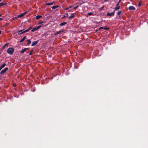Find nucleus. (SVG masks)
I'll use <instances>...</instances> for the list:
<instances>
[{
    "label": "nucleus",
    "instance_id": "f03ea898",
    "mask_svg": "<svg viewBox=\"0 0 148 148\" xmlns=\"http://www.w3.org/2000/svg\"><path fill=\"white\" fill-rule=\"evenodd\" d=\"M114 8L115 9V10H114V11L118 10L120 8V6H119V3H117L116 5V7Z\"/></svg>",
    "mask_w": 148,
    "mask_h": 148
},
{
    "label": "nucleus",
    "instance_id": "1a4fd4ad",
    "mask_svg": "<svg viewBox=\"0 0 148 148\" xmlns=\"http://www.w3.org/2000/svg\"><path fill=\"white\" fill-rule=\"evenodd\" d=\"M128 9L129 10H135V8L133 6H130L128 8Z\"/></svg>",
    "mask_w": 148,
    "mask_h": 148
},
{
    "label": "nucleus",
    "instance_id": "b1692460",
    "mask_svg": "<svg viewBox=\"0 0 148 148\" xmlns=\"http://www.w3.org/2000/svg\"><path fill=\"white\" fill-rule=\"evenodd\" d=\"M6 4V3L4 4L3 2H1V3H0V7H1L3 5Z\"/></svg>",
    "mask_w": 148,
    "mask_h": 148
},
{
    "label": "nucleus",
    "instance_id": "7c9ffc66",
    "mask_svg": "<svg viewBox=\"0 0 148 148\" xmlns=\"http://www.w3.org/2000/svg\"><path fill=\"white\" fill-rule=\"evenodd\" d=\"M103 28V27H100L99 28V30H101V29H102Z\"/></svg>",
    "mask_w": 148,
    "mask_h": 148
},
{
    "label": "nucleus",
    "instance_id": "39448f33",
    "mask_svg": "<svg viewBox=\"0 0 148 148\" xmlns=\"http://www.w3.org/2000/svg\"><path fill=\"white\" fill-rule=\"evenodd\" d=\"M27 13V12H25L24 13L21 14L20 15L17 16V17L21 18L23 17Z\"/></svg>",
    "mask_w": 148,
    "mask_h": 148
},
{
    "label": "nucleus",
    "instance_id": "aec40b11",
    "mask_svg": "<svg viewBox=\"0 0 148 148\" xmlns=\"http://www.w3.org/2000/svg\"><path fill=\"white\" fill-rule=\"evenodd\" d=\"M37 29L36 27H34L31 30V32H33L34 31L37 30Z\"/></svg>",
    "mask_w": 148,
    "mask_h": 148
},
{
    "label": "nucleus",
    "instance_id": "c756f323",
    "mask_svg": "<svg viewBox=\"0 0 148 148\" xmlns=\"http://www.w3.org/2000/svg\"><path fill=\"white\" fill-rule=\"evenodd\" d=\"M24 31L25 33V32H28L29 31V29H26L25 30H24Z\"/></svg>",
    "mask_w": 148,
    "mask_h": 148
},
{
    "label": "nucleus",
    "instance_id": "f3484780",
    "mask_svg": "<svg viewBox=\"0 0 148 148\" xmlns=\"http://www.w3.org/2000/svg\"><path fill=\"white\" fill-rule=\"evenodd\" d=\"M53 4V2H51L50 3H46L45 5H51Z\"/></svg>",
    "mask_w": 148,
    "mask_h": 148
},
{
    "label": "nucleus",
    "instance_id": "393cba45",
    "mask_svg": "<svg viewBox=\"0 0 148 148\" xmlns=\"http://www.w3.org/2000/svg\"><path fill=\"white\" fill-rule=\"evenodd\" d=\"M68 13H66L64 14V17H68Z\"/></svg>",
    "mask_w": 148,
    "mask_h": 148
},
{
    "label": "nucleus",
    "instance_id": "dca6fc26",
    "mask_svg": "<svg viewBox=\"0 0 148 148\" xmlns=\"http://www.w3.org/2000/svg\"><path fill=\"white\" fill-rule=\"evenodd\" d=\"M66 23H67L66 22H63V23H62L60 24V25L62 26H63L64 25L66 24Z\"/></svg>",
    "mask_w": 148,
    "mask_h": 148
},
{
    "label": "nucleus",
    "instance_id": "4c0bfd02",
    "mask_svg": "<svg viewBox=\"0 0 148 148\" xmlns=\"http://www.w3.org/2000/svg\"><path fill=\"white\" fill-rule=\"evenodd\" d=\"M121 1V0H119V2L117 3H119H119Z\"/></svg>",
    "mask_w": 148,
    "mask_h": 148
},
{
    "label": "nucleus",
    "instance_id": "7ed1b4c3",
    "mask_svg": "<svg viewBox=\"0 0 148 148\" xmlns=\"http://www.w3.org/2000/svg\"><path fill=\"white\" fill-rule=\"evenodd\" d=\"M115 11H114V10L113 12H112L111 13H109L108 12L107 13L106 15L107 16H114L115 14Z\"/></svg>",
    "mask_w": 148,
    "mask_h": 148
},
{
    "label": "nucleus",
    "instance_id": "9d476101",
    "mask_svg": "<svg viewBox=\"0 0 148 148\" xmlns=\"http://www.w3.org/2000/svg\"><path fill=\"white\" fill-rule=\"evenodd\" d=\"M26 38V36H24L19 41L20 42H22Z\"/></svg>",
    "mask_w": 148,
    "mask_h": 148
},
{
    "label": "nucleus",
    "instance_id": "cd10ccee",
    "mask_svg": "<svg viewBox=\"0 0 148 148\" xmlns=\"http://www.w3.org/2000/svg\"><path fill=\"white\" fill-rule=\"evenodd\" d=\"M79 5H77L76 7H74L73 8L74 9H76L79 7Z\"/></svg>",
    "mask_w": 148,
    "mask_h": 148
},
{
    "label": "nucleus",
    "instance_id": "ea45409f",
    "mask_svg": "<svg viewBox=\"0 0 148 148\" xmlns=\"http://www.w3.org/2000/svg\"><path fill=\"white\" fill-rule=\"evenodd\" d=\"M43 23V22H40V23H39V24H41V23Z\"/></svg>",
    "mask_w": 148,
    "mask_h": 148
},
{
    "label": "nucleus",
    "instance_id": "79ce46f5",
    "mask_svg": "<svg viewBox=\"0 0 148 148\" xmlns=\"http://www.w3.org/2000/svg\"><path fill=\"white\" fill-rule=\"evenodd\" d=\"M2 15L1 14H0V16H1Z\"/></svg>",
    "mask_w": 148,
    "mask_h": 148
},
{
    "label": "nucleus",
    "instance_id": "a19ab883",
    "mask_svg": "<svg viewBox=\"0 0 148 148\" xmlns=\"http://www.w3.org/2000/svg\"><path fill=\"white\" fill-rule=\"evenodd\" d=\"M1 32L0 31V34H1Z\"/></svg>",
    "mask_w": 148,
    "mask_h": 148
},
{
    "label": "nucleus",
    "instance_id": "2eb2a0df",
    "mask_svg": "<svg viewBox=\"0 0 148 148\" xmlns=\"http://www.w3.org/2000/svg\"><path fill=\"white\" fill-rule=\"evenodd\" d=\"M42 17V16L41 15H38L36 16V18L37 20L38 19H40V18Z\"/></svg>",
    "mask_w": 148,
    "mask_h": 148
},
{
    "label": "nucleus",
    "instance_id": "4be33fe9",
    "mask_svg": "<svg viewBox=\"0 0 148 148\" xmlns=\"http://www.w3.org/2000/svg\"><path fill=\"white\" fill-rule=\"evenodd\" d=\"M142 1H140L139 2V3L138 5V7H140L141 5V4L142 3Z\"/></svg>",
    "mask_w": 148,
    "mask_h": 148
},
{
    "label": "nucleus",
    "instance_id": "bb28decb",
    "mask_svg": "<svg viewBox=\"0 0 148 148\" xmlns=\"http://www.w3.org/2000/svg\"><path fill=\"white\" fill-rule=\"evenodd\" d=\"M41 27V26L40 25H39V26H38L36 28L37 29H39L40 27Z\"/></svg>",
    "mask_w": 148,
    "mask_h": 148
},
{
    "label": "nucleus",
    "instance_id": "f257e3e1",
    "mask_svg": "<svg viewBox=\"0 0 148 148\" xmlns=\"http://www.w3.org/2000/svg\"><path fill=\"white\" fill-rule=\"evenodd\" d=\"M7 52L9 54L11 55L12 54L14 51V49L12 47H9L7 50Z\"/></svg>",
    "mask_w": 148,
    "mask_h": 148
},
{
    "label": "nucleus",
    "instance_id": "9b49d317",
    "mask_svg": "<svg viewBox=\"0 0 148 148\" xmlns=\"http://www.w3.org/2000/svg\"><path fill=\"white\" fill-rule=\"evenodd\" d=\"M6 65V64L5 63H4L0 67V71L1 70V69H3V67H4Z\"/></svg>",
    "mask_w": 148,
    "mask_h": 148
},
{
    "label": "nucleus",
    "instance_id": "0eeeda50",
    "mask_svg": "<svg viewBox=\"0 0 148 148\" xmlns=\"http://www.w3.org/2000/svg\"><path fill=\"white\" fill-rule=\"evenodd\" d=\"M25 33L23 30H21L18 31V35H21Z\"/></svg>",
    "mask_w": 148,
    "mask_h": 148
},
{
    "label": "nucleus",
    "instance_id": "e433bc0d",
    "mask_svg": "<svg viewBox=\"0 0 148 148\" xmlns=\"http://www.w3.org/2000/svg\"><path fill=\"white\" fill-rule=\"evenodd\" d=\"M13 85L14 87H15L16 86V84H14Z\"/></svg>",
    "mask_w": 148,
    "mask_h": 148
},
{
    "label": "nucleus",
    "instance_id": "20e7f679",
    "mask_svg": "<svg viewBox=\"0 0 148 148\" xmlns=\"http://www.w3.org/2000/svg\"><path fill=\"white\" fill-rule=\"evenodd\" d=\"M8 67L5 68L3 70L0 72L1 74H3L5 73L8 70Z\"/></svg>",
    "mask_w": 148,
    "mask_h": 148
},
{
    "label": "nucleus",
    "instance_id": "ddd939ff",
    "mask_svg": "<svg viewBox=\"0 0 148 148\" xmlns=\"http://www.w3.org/2000/svg\"><path fill=\"white\" fill-rule=\"evenodd\" d=\"M8 43H6L5 45L2 47V50H3L5 48V47L6 46H7V47L8 46Z\"/></svg>",
    "mask_w": 148,
    "mask_h": 148
},
{
    "label": "nucleus",
    "instance_id": "a878e982",
    "mask_svg": "<svg viewBox=\"0 0 148 148\" xmlns=\"http://www.w3.org/2000/svg\"><path fill=\"white\" fill-rule=\"evenodd\" d=\"M33 50L32 49L29 53V55H32V52H33Z\"/></svg>",
    "mask_w": 148,
    "mask_h": 148
},
{
    "label": "nucleus",
    "instance_id": "c85d7f7f",
    "mask_svg": "<svg viewBox=\"0 0 148 148\" xmlns=\"http://www.w3.org/2000/svg\"><path fill=\"white\" fill-rule=\"evenodd\" d=\"M104 29L105 30H108L109 29V28H108L106 27L104 28Z\"/></svg>",
    "mask_w": 148,
    "mask_h": 148
},
{
    "label": "nucleus",
    "instance_id": "423d86ee",
    "mask_svg": "<svg viewBox=\"0 0 148 148\" xmlns=\"http://www.w3.org/2000/svg\"><path fill=\"white\" fill-rule=\"evenodd\" d=\"M74 14V13L71 14V15L68 17L69 19H70L74 18L75 16V15Z\"/></svg>",
    "mask_w": 148,
    "mask_h": 148
},
{
    "label": "nucleus",
    "instance_id": "6ab92c4d",
    "mask_svg": "<svg viewBox=\"0 0 148 148\" xmlns=\"http://www.w3.org/2000/svg\"><path fill=\"white\" fill-rule=\"evenodd\" d=\"M58 7V5H55L53 6L52 7H51L53 9H56Z\"/></svg>",
    "mask_w": 148,
    "mask_h": 148
},
{
    "label": "nucleus",
    "instance_id": "5701e85b",
    "mask_svg": "<svg viewBox=\"0 0 148 148\" xmlns=\"http://www.w3.org/2000/svg\"><path fill=\"white\" fill-rule=\"evenodd\" d=\"M93 14V13L91 12H89V13H88V14H87V15H89V16H90V15H92Z\"/></svg>",
    "mask_w": 148,
    "mask_h": 148
},
{
    "label": "nucleus",
    "instance_id": "473e14b6",
    "mask_svg": "<svg viewBox=\"0 0 148 148\" xmlns=\"http://www.w3.org/2000/svg\"><path fill=\"white\" fill-rule=\"evenodd\" d=\"M104 5H103L101 8H100V9H102L103 8H104Z\"/></svg>",
    "mask_w": 148,
    "mask_h": 148
},
{
    "label": "nucleus",
    "instance_id": "f704fd0d",
    "mask_svg": "<svg viewBox=\"0 0 148 148\" xmlns=\"http://www.w3.org/2000/svg\"><path fill=\"white\" fill-rule=\"evenodd\" d=\"M73 7V6L72 5H71V6H70L68 8H72V7Z\"/></svg>",
    "mask_w": 148,
    "mask_h": 148
},
{
    "label": "nucleus",
    "instance_id": "37998d69",
    "mask_svg": "<svg viewBox=\"0 0 148 148\" xmlns=\"http://www.w3.org/2000/svg\"><path fill=\"white\" fill-rule=\"evenodd\" d=\"M2 0H0V2Z\"/></svg>",
    "mask_w": 148,
    "mask_h": 148
},
{
    "label": "nucleus",
    "instance_id": "f8f14e48",
    "mask_svg": "<svg viewBox=\"0 0 148 148\" xmlns=\"http://www.w3.org/2000/svg\"><path fill=\"white\" fill-rule=\"evenodd\" d=\"M28 48H25L24 49H23L22 51H21V53H24L25 51L27 49H28Z\"/></svg>",
    "mask_w": 148,
    "mask_h": 148
},
{
    "label": "nucleus",
    "instance_id": "2f4dec72",
    "mask_svg": "<svg viewBox=\"0 0 148 148\" xmlns=\"http://www.w3.org/2000/svg\"><path fill=\"white\" fill-rule=\"evenodd\" d=\"M18 17H17V16H16L13 18V19H16Z\"/></svg>",
    "mask_w": 148,
    "mask_h": 148
},
{
    "label": "nucleus",
    "instance_id": "4468645a",
    "mask_svg": "<svg viewBox=\"0 0 148 148\" xmlns=\"http://www.w3.org/2000/svg\"><path fill=\"white\" fill-rule=\"evenodd\" d=\"M26 41H27V45H30L31 43V41L29 39H27L26 40Z\"/></svg>",
    "mask_w": 148,
    "mask_h": 148
},
{
    "label": "nucleus",
    "instance_id": "c03bdc74",
    "mask_svg": "<svg viewBox=\"0 0 148 148\" xmlns=\"http://www.w3.org/2000/svg\"><path fill=\"white\" fill-rule=\"evenodd\" d=\"M147 21H148V19H147Z\"/></svg>",
    "mask_w": 148,
    "mask_h": 148
},
{
    "label": "nucleus",
    "instance_id": "58836bf2",
    "mask_svg": "<svg viewBox=\"0 0 148 148\" xmlns=\"http://www.w3.org/2000/svg\"><path fill=\"white\" fill-rule=\"evenodd\" d=\"M69 9V8H66L65 9V10H67L68 9Z\"/></svg>",
    "mask_w": 148,
    "mask_h": 148
},
{
    "label": "nucleus",
    "instance_id": "72a5a7b5",
    "mask_svg": "<svg viewBox=\"0 0 148 148\" xmlns=\"http://www.w3.org/2000/svg\"><path fill=\"white\" fill-rule=\"evenodd\" d=\"M32 27H30L28 29H29V30H30V29H32Z\"/></svg>",
    "mask_w": 148,
    "mask_h": 148
},
{
    "label": "nucleus",
    "instance_id": "6e6552de",
    "mask_svg": "<svg viewBox=\"0 0 148 148\" xmlns=\"http://www.w3.org/2000/svg\"><path fill=\"white\" fill-rule=\"evenodd\" d=\"M38 43V41H35L32 42V44L31 45V46H34L36 45Z\"/></svg>",
    "mask_w": 148,
    "mask_h": 148
},
{
    "label": "nucleus",
    "instance_id": "c9c22d12",
    "mask_svg": "<svg viewBox=\"0 0 148 148\" xmlns=\"http://www.w3.org/2000/svg\"><path fill=\"white\" fill-rule=\"evenodd\" d=\"M3 18H0V21L3 20Z\"/></svg>",
    "mask_w": 148,
    "mask_h": 148
},
{
    "label": "nucleus",
    "instance_id": "a211bd4d",
    "mask_svg": "<svg viewBox=\"0 0 148 148\" xmlns=\"http://www.w3.org/2000/svg\"><path fill=\"white\" fill-rule=\"evenodd\" d=\"M62 32V31H59L56 32L54 34L55 35H56L57 34H60V33L61 32Z\"/></svg>",
    "mask_w": 148,
    "mask_h": 148
},
{
    "label": "nucleus",
    "instance_id": "412c9836",
    "mask_svg": "<svg viewBox=\"0 0 148 148\" xmlns=\"http://www.w3.org/2000/svg\"><path fill=\"white\" fill-rule=\"evenodd\" d=\"M121 11H119L117 13V15H119L121 13Z\"/></svg>",
    "mask_w": 148,
    "mask_h": 148
}]
</instances>
